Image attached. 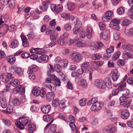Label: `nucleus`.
<instances>
[{
  "label": "nucleus",
  "instance_id": "obj_1",
  "mask_svg": "<svg viewBox=\"0 0 133 133\" xmlns=\"http://www.w3.org/2000/svg\"><path fill=\"white\" fill-rule=\"evenodd\" d=\"M19 122L16 121L15 122V125L21 130L24 129V127L28 123L29 124L31 123V121L28 120L27 118L21 117L18 118Z\"/></svg>",
  "mask_w": 133,
  "mask_h": 133
},
{
  "label": "nucleus",
  "instance_id": "obj_2",
  "mask_svg": "<svg viewBox=\"0 0 133 133\" xmlns=\"http://www.w3.org/2000/svg\"><path fill=\"white\" fill-rule=\"evenodd\" d=\"M120 20L117 18L113 19L110 23V26L111 28L117 31L120 30V27L119 26Z\"/></svg>",
  "mask_w": 133,
  "mask_h": 133
},
{
  "label": "nucleus",
  "instance_id": "obj_3",
  "mask_svg": "<svg viewBox=\"0 0 133 133\" xmlns=\"http://www.w3.org/2000/svg\"><path fill=\"white\" fill-rule=\"evenodd\" d=\"M71 59L73 62L75 63H78L81 61L82 56L81 54L77 51L72 52L71 55Z\"/></svg>",
  "mask_w": 133,
  "mask_h": 133
},
{
  "label": "nucleus",
  "instance_id": "obj_4",
  "mask_svg": "<svg viewBox=\"0 0 133 133\" xmlns=\"http://www.w3.org/2000/svg\"><path fill=\"white\" fill-rule=\"evenodd\" d=\"M103 104L99 102H95L91 107V111L95 112L99 111L103 106Z\"/></svg>",
  "mask_w": 133,
  "mask_h": 133
},
{
  "label": "nucleus",
  "instance_id": "obj_5",
  "mask_svg": "<svg viewBox=\"0 0 133 133\" xmlns=\"http://www.w3.org/2000/svg\"><path fill=\"white\" fill-rule=\"evenodd\" d=\"M11 72L16 73L19 76L22 75L23 72V70L22 68L19 67L12 66L11 68Z\"/></svg>",
  "mask_w": 133,
  "mask_h": 133
},
{
  "label": "nucleus",
  "instance_id": "obj_6",
  "mask_svg": "<svg viewBox=\"0 0 133 133\" xmlns=\"http://www.w3.org/2000/svg\"><path fill=\"white\" fill-rule=\"evenodd\" d=\"M113 15V12L110 11H107L106 12L104 16L102 18V19L104 22H107L112 19V17Z\"/></svg>",
  "mask_w": 133,
  "mask_h": 133
},
{
  "label": "nucleus",
  "instance_id": "obj_7",
  "mask_svg": "<svg viewBox=\"0 0 133 133\" xmlns=\"http://www.w3.org/2000/svg\"><path fill=\"white\" fill-rule=\"evenodd\" d=\"M94 85L100 89H104L107 87V85L104 83L103 80H96L94 82Z\"/></svg>",
  "mask_w": 133,
  "mask_h": 133
},
{
  "label": "nucleus",
  "instance_id": "obj_8",
  "mask_svg": "<svg viewBox=\"0 0 133 133\" xmlns=\"http://www.w3.org/2000/svg\"><path fill=\"white\" fill-rule=\"evenodd\" d=\"M109 31L108 30L104 31L103 33H101L100 34V39L107 41L110 37Z\"/></svg>",
  "mask_w": 133,
  "mask_h": 133
},
{
  "label": "nucleus",
  "instance_id": "obj_9",
  "mask_svg": "<svg viewBox=\"0 0 133 133\" xmlns=\"http://www.w3.org/2000/svg\"><path fill=\"white\" fill-rule=\"evenodd\" d=\"M69 119L70 122L69 123V126L72 129V130L74 131L76 130V126L74 124L75 122V118L72 115H70L69 116Z\"/></svg>",
  "mask_w": 133,
  "mask_h": 133
},
{
  "label": "nucleus",
  "instance_id": "obj_10",
  "mask_svg": "<svg viewBox=\"0 0 133 133\" xmlns=\"http://www.w3.org/2000/svg\"><path fill=\"white\" fill-rule=\"evenodd\" d=\"M8 30V25L6 24H4L2 27H0V37H2L5 35Z\"/></svg>",
  "mask_w": 133,
  "mask_h": 133
},
{
  "label": "nucleus",
  "instance_id": "obj_11",
  "mask_svg": "<svg viewBox=\"0 0 133 133\" xmlns=\"http://www.w3.org/2000/svg\"><path fill=\"white\" fill-rule=\"evenodd\" d=\"M75 81L77 84L83 87H85L87 85L86 81L82 78H77Z\"/></svg>",
  "mask_w": 133,
  "mask_h": 133
},
{
  "label": "nucleus",
  "instance_id": "obj_12",
  "mask_svg": "<svg viewBox=\"0 0 133 133\" xmlns=\"http://www.w3.org/2000/svg\"><path fill=\"white\" fill-rule=\"evenodd\" d=\"M78 40V38H75V46L78 47H84L86 46L87 44L85 42L79 41Z\"/></svg>",
  "mask_w": 133,
  "mask_h": 133
},
{
  "label": "nucleus",
  "instance_id": "obj_13",
  "mask_svg": "<svg viewBox=\"0 0 133 133\" xmlns=\"http://www.w3.org/2000/svg\"><path fill=\"white\" fill-rule=\"evenodd\" d=\"M118 72V70L116 69H113L111 71L112 77L114 81H116L119 77Z\"/></svg>",
  "mask_w": 133,
  "mask_h": 133
},
{
  "label": "nucleus",
  "instance_id": "obj_14",
  "mask_svg": "<svg viewBox=\"0 0 133 133\" xmlns=\"http://www.w3.org/2000/svg\"><path fill=\"white\" fill-rule=\"evenodd\" d=\"M81 68L85 71V72L87 73L89 68V64L88 62H85L82 64L81 66Z\"/></svg>",
  "mask_w": 133,
  "mask_h": 133
},
{
  "label": "nucleus",
  "instance_id": "obj_15",
  "mask_svg": "<svg viewBox=\"0 0 133 133\" xmlns=\"http://www.w3.org/2000/svg\"><path fill=\"white\" fill-rule=\"evenodd\" d=\"M129 116V114L128 110H122L121 116L122 119H126Z\"/></svg>",
  "mask_w": 133,
  "mask_h": 133
},
{
  "label": "nucleus",
  "instance_id": "obj_16",
  "mask_svg": "<svg viewBox=\"0 0 133 133\" xmlns=\"http://www.w3.org/2000/svg\"><path fill=\"white\" fill-rule=\"evenodd\" d=\"M120 93L122 94V96H124L127 98L130 97V91L127 89H123L121 90Z\"/></svg>",
  "mask_w": 133,
  "mask_h": 133
},
{
  "label": "nucleus",
  "instance_id": "obj_17",
  "mask_svg": "<svg viewBox=\"0 0 133 133\" xmlns=\"http://www.w3.org/2000/svg\"><path fill=\"white\" fill-rule=\"evenodd\" d=\"M37 67L35 65H32L29 68L28 71V73L29 74L32 73L33 72L37 71Z\"/></svg>",
  "mask_w": 133,
  "mask_h": 133
},
{
  "label": "nucleus",
  "instance_id": "obj_18",
  "mask_svg": "<svg viewBox=\"0 0 133 133\" xmlns=\"http://www.w3.org/2000/svg\"><path fill=\"white\" fill-rule=\"evenodd\" d=\"M0 103L2 107L3 108H6L7 106V103L6 99L2 96H0Z\"/></svg>",
  "mask_w": 133,
  "mask_h": 133
},
{
  "label": "nucleus",
  "instance_id": "obj_19",
  "mask_svg": "<svg viewBox=\"0 0 133 133\" xmlns=\"http://www.w3.org/2000/svg\"><path fill=\"white\" fill-rule=\"evenodd\" d=\"M50 4V2L48 1L44 2L43 3L42 6H40V8L42 9L43 11H45L47 9L48 5Z\"/></svg>",
  "mask_w": 133,
  "mask_h": 133
},
{
  "label": "nucleus",
  "instance_id": "obj_20",
  "mask_svg": "<svg viewBox=\"0 0 133 133\" xmlns=\"http://www.w3.org/2000/svg\"><path fill=\"white\" fill-rule=\"evenodd\" d=\"M51 109V106L48 104L43 107L42 110L43 113L45 114H48L49 112Z\"/></svg>",
  "mask_w": 133,
  "mask_h": 133
},
{
  "label": "nucleus",
  "instance_id": "obj_21",
  "mask_svg": "<svg viewBox=\"0 0 133 133\" xmlns=\"http://www.w3.org/2000/svg\"><path fill=\"white\" fill-rule=\"evenodd\" d=\"M69 105V103L68 102L65 101H62L60 102L59 106L60 108L63 109Z\"/></svg>",
  "mask_w": 133,
  "mask_h": 133
},
{
  "label": "nucleus",
  "instance_id": "obj_22",
  "mask_svg": "<svg viewBox=\"0 0 133 133\" xmlns=\"http://www.w3.org/2000/svg\"><path fill=\"white\" fill-rule=\"evenodd\" d=\"M123 58L125 59H128L129 58H133V55L131 54L126 51H124L123 53Z\"/></svg>",
  "mask_w": 133,
  "mask_h": 133
},
{
  "label": "nucleus",
  "instance_id": "obj_23",
  "mask_svg": "<svg viewBox=\"0 0 133 133\" xmlns=\"http://www.w3.org/2000/svg\"><path fill=\"white\" fill-rule=\"evenodd\" d=\"M55 94L53 92H49L46 95V98L47 101L52 100L55 97Z\"/></svg>",
  "mask_w": 133,
  "mask_h": 133
},
{
  "label": "nucleus",
  "instance_id": "obj_24",
  "mask_svg": "<svg viewBox=\"0 0 133 133\" xmlns=\"http://www.w3.org/2000/svg\"><path fill=\"white\" fill-rule=\"evenodd\" d=\"M86 31L87 33V37L89 39L92 36V29L90 27H88L86 29Z\"/></svg>",
  "mask_w": 133,
  "mask_h": 133
},
{
  "label": "nucleus",
  "instance_id": "obj_25",
  "mask_svg": "<svg viewBox=\"0 0 133 133\" xmlns=\"http://www.w3.org/2000/svg\"><path fill=\"white\" fill-rule=\"evenodd\" d=\"M36 125L33 123L29 124L28 126V130L29 132L30 133H32L36 129Z\"/></svg>",
  "mask_w": 133,
  "mask_h": 133
},
{
  "label": "nucleus",
  "instance_id": "obj_26",
  "mask_svg": "<svg viewBox=\"0 0 133 133\" xmlns=\"http://www.w3.org/2000/svg\"><path fill=\"white\" fill-rule=\"evenodd\" d=\"M19 42L16 39H14L10 45V47L14 48L18 47L19 45Z\"/></svg>",
  "mask_w": 133,
  "mask_h": 133
},
{
  "label": "nucleus",
  "instance_id": "obj_27",
  "mask_svg": "<svg viewBox=\"0 0 133 133\" xmlns=\"http://www.w3.org/2000/svg\"><path fill=\"white\" fill-rule=\"evenodd\" d=\"M55 29V27H52L51 28L50 26H49L48 29L45 32V34L46 35L50 34V36L52 35L54 33L53 30Z\"/></svg>",
  "mask_w": 133,
  "mask_h": 133
},
{
  "label": "nucleus",
  "instance_id": "obj_28",
  "mask_svg": "<svg viewBox=\"0 0 133 133\" xmlns=\"http://www.w3.org/2000/svg\"><path fill=\"white\" fill-rule=\"evenodd\" d=\"M131 23L130 21L127 18L124 19L121 23V25L124 26H127Z\"/></svg>",
  "mask_w": 133,
  "mask_h": 133
},
{
  "label": "nucleus",
  "instance_id": "obj_29",
  "mask_svg": "<svg viewBox=\"0 0 133 133\" xmlns=\"http://www.w3.org/2000/svg\"><path fill=\"white\" fill-rule=\"evenodd\" d=\"M6 60L10 64H13L15 62L16 58L14 57L9 56L6 57Z\"/></svg>",
  "mask_w": 133,
  "mask_h": 133
},
{
  "label": "nucleus",
  "instance_id": "obj_30",
  "mask_svg": "<svg viewBox=\"0 0 133 133\" xmlns=\"http://www.w3.org/2000/svg\"><path fill=\"white\" fill-rule=\"evenodd\" d=\"M127 98L124 96L121 97L119 99V103L121 105L124 104L128 100Z\"/></svg>",
  "mask_w": 133,
  "mask_h": 133
},
{
  "label": "nucleus",
  "instance_id": "obj_31",
  "mask_svg": "<svg viewBox=\"0 0 133 133\" xmlns=\"http://www.w3.org/2000/svg\"><path fill=\"white\" fill-rule=\"evenodd\" d=\"M124 33L128 36H130L131 35L133 36V28H131L129 30H125Z\"/></svg>",
  "mask_w": 133,
  "mask_h": 133
},
{
  "label": "nucleus",
  "instance_id": "obj_32",
  "mask_svg": "<svg viewBox=\"0 0 133 133\" xmlns=\"http://www.w3.org/2000/svg\"><path fill=\"white\" fill-rule=\"evenodd\" d=\"M2 121L5 125L7 126H10L12 125L11 121L6 119H3Z\"/></svg>",
  "mask_w": 133,
  "mask_h": 133
},
{
  "label": "nucleus",
  "instance_id": "obj_33",
  "mask_svg": "<svg viewBox=\"0 0 133 133\" xmlns=\"http://www.w3.org/2000/svg\"><path fill=\"white\" fill-rule=\"evenodd\" d=\"M50 78H47L46 79V81L44 82L43 84V85L45 87L48 88L50 85L51 81H50Z\"/></svg>",
  "mask_w": 133,
  "mask_h": 133
},
{
  "label": "nucleus",
  "instance_id": "obj_34",
  "mask_svg": "<svg viewBox=\"0 0 133 133\" xmlns=\"http://www.w3.org/2000/svg\"><path fill=\"white\" fill-rule=\"evenodd\" d=\"M20 81L17 79H14L12 80L11 82V84L14 87H15L19 84Z\"/></svg>",
  "mask_w": 133,
  "mask_h": 133
},
{
  "label": "nucleus",
  "instance_id": "obj_35",
  "mask_svg": "<svg viewBox=\"0 0 133 133\" xmlns=\"http://www.w3.org/2000/svg\"><path fill=\"white\" fill-rule=\"evenodd\" d=\"M0 80L3 82L7 83L9 82L8 79L6 76L0 74Z\"/></svg>",
  "mask_w": 133,
  "mask_h": 133
},
{
  "label": "nucleus",
  "instance_id": "obj_36",
  "mask_svg": "<svg viewBox=\"0 0 133 133\" xmlns=\"http://www.w3.org/2000/svg\"><path fill=\"white\" fill-rule=\"evenodd\" d=\"M122 48L123 49L128 50H133V45L130 44H127L124 46L122 45Z\"/></svg>",
  "mask_w": 133,
  "mask_h": 133
},
{
  "label": "nucleus",
  "instance_id": "obj_37",
  "mask_svg": "<svg viewBox=\"0 0 133 133\" xmlns=\"http://www.w3.org/2000/svg\"><path fill=\"white\" fill-rule=\"evenodd\" d=\"M40 90L37 87H34L33 89L32 94L35 96H37L39 95Z\"/></svg>",
  "mask_w": 133,
  "mask_h": 133
},
{
  "label": "nucleus",
  "instance_id": "obj_38",
  "mask_svg": "<svg viewBox=\"0 0 133 133\" xmlns=\"http://www.w3.org/2000/svg\"><path fill=\"white\" fill-rule=\"evenodd\" d=\"M68 9L70 11L74 10L75 8V5L72 3H69L67 4Z\"/></svg>",
  "mask_w": 133,
  "mask_h": 133
},
{
  "label": "nucleus",
  "instance_id": "obj_39",
  "mask_svg": "<svg viewBox=\"0 0 133 133\" xmlns=\"http://www.w3.org/2000/svg\"><path fill=\"white\" fill-rule=\"evenodd\" d=\"M35 50H34V53L41 55L43 53L44 50L42 49L39 48H35Z\"/></svg>",
  "mask_w": 133,
  "mask_h": 133
},
{
  "label": "nucleus",
  "instance_id": "obj_40",
  "mask_svg": "<svg viewBox=\"0 0 133 133\" xmlns=\"http://www.w3.org/2000/svg\"><path fill=\"white\" fill-rule=\"evenodd\" d=\"M54 67L55 68V70L57 72H59L62 70V67L61 66L58 64H56L54 65Z\"/></svg>",
  "mask_w": 133,
  "mask_h": 133
},
{
  "label": "nucleus",
  "instance_id": "obj_41",
  "mask_svg": "<svg viewBox=\"0 0 133 133\" xmlns=\"http://www.w3.org/2000/svg\"><path fill=\"white\" fill-rule=\"evenodd\" d=\"M61 16L62 17L68 19L70 16V13L63 12L61 14Z\"/></svg>",
  "mask_w": 133,
  "mask_h": 133
},
{
  "label": "nucleus",
  "instance_id": "obj_42",
  "mask_svg": "<svg viewBox=\"0 0 133 133\" xmlns=\"http://www.w3.org/2000/svg\"><path fill=\"white\" fill-rule=\"evenodd\" d=\"M58 44L62 46L64 45H66V43L64 41L63 39L60 38L57 41Z\"/></svg>",
  "mask_w": 133,
  "mask_h": 133
},
{
  "label": "nucleus",
  "instance_id": "obj_43",
  "mask_svg": "<svg viewBox=\"0 0 133 133\" xmlns=\"http://www.w3.org/2000/svg\"><path fill=\"white\" fill-rule=\"evenodd\" d=\"M13 107L12 105H8L7 108L6 110V113L9 114L12 112Z\"/></svg>",
  "mask_w": 133,
  "mask_h": 133
},
{
  "label": "nucleus",
  "instance_id": "obj_44",
  "mask_svg": "<svg viewBox=\"0 0 133 133\" xmlns=\"http://www.w3.org/2000/svg\"><path fill=\"white\" fill-rule=\"evenodd\" d=\"M120 55V52L119 51L117 52L112 56V60L114 61H116Z\"/></svg>",
  "mask_w": 133,
  "mask_h": 133
},
{
  "label": "nucleus",
  "instance_id": "obj_45",
  "mask_svg": "<svg viewBox=\"0 0 133 133\" xmlns=\"http://www.w3.org/2000/svg\"><path fill=\"white\" fill-rule=\"evenodd\" d=\"M46 94L45 89L44 88H42L41 90H40L39 95L42 98L44 97Z\"/></svg>",
  "mask_w": 133,
  "mask_h": 133
},
{
  "label": "nucleus",
  "instance_id": "obj_46",
  "mask_svg": "<svg viewBox=\"0 0 133 133\" xmlns=\"http://www.w3.org/2000/svg\"><path fill=\"white\" fill-rule=\"evenodd\" d=\"M59 100L57 98H55L52 101V104L54 107H57L59 104Z\"/></svg>",
  "mask_w": 133,
  "mask_h": 133
},
{
  "label": "nucleus",
  "instance_id": "obj_47",
  "mask_svg": "<svg viewBox=\"0 0 133 133\" xmlns=\"http://www.w3.org/2000/svg\"><path fill=\"white\" fill-rule=\"evenodd\" d=\"M48 88L52 92L55 91L56 89V85L53 83H51Z\"/></svg>",
  "mask_w": 133,
  "mask_h": 133
},
{
  "label": "nucleus",
  "instance_id": "obj_48",
  "mask_svg": "<svg viewBox=\"0 0 133 133\" xmlns=\"http://www.w3.org/2000/svg\"><path fill=\"white\" fill-rule=\"evenodd\" d=\"M79 121L82 123H86L88 122V119L84 117H81L79 118Z\"/></svg>",
  "mask_w": 133,
  "mask_h": 133
},
{
  "label": "nucleus",
  "instance_id": "obj_49",
  "mask_svg": "<svg viewBox=\"0 0 133 133\" xmlns=\"http://www.w3.org/2000/svg\"><path fill=\"white\" fill-rule=\"evenodd\" d=\"M92 58L94 60H96L101 58L102 56L99 54H93L92 56Z\"/></svg>",
  "mask_w": 133,
  "mask_h": 133
},
{
  "label": "nucleus",
  "instance_id": "obj_50",
  "mask_svg": "<svg viewBox=\"0 0 133 133\" xmlns=\"http://www.w3.org/2000/svg\"><path fill=\"white\" fill-rule=\"evenodd\" d=\"M58 117L61 119H63L67 122H69V120L66 117L62 114H59L58 116Z\"/></svg>",
  "mask_w": 133,
  "mask_h": 133
},
{
  "label": "nucleus",
  "instance_id": "obj_51",
  "mask_svg": "<svg viewBox=\"0 0 133 133\" xmlns=\"http://www.w3.org/2000/svg\"><path fill=\"white\" fill-rule=\"evenodd\" d=\"M104 46L103 44L101 42H100L96 44L95 45V49H100Z\"/></svg>",
  "mask_w": 133,
  "mask_h": 133
},
{
  "label": "nucleus",
  "instance_id": "obj_52",
  "mask_svg": "<svg viewBox=\"0 0 133 133\" xmlns=\"http://www.w3.org/2000/svg\"><path fill=\"white\" fill-rule=\"evenodd\" d=\"M103 81L106 85L107 84L108 85H110L111 84V79L109 78H105L103 80Z\"/></svg>",
  "mask_w": 133,
  "mask_h": 133
},
{
  "label": "nucleus",
  "instance_id": "obj_53",
  "mask_svg": "<svg viewBox=\"0 0 133 133\" xmlns=\"http://www.w3.org/2000/svg\"><path fill=\"white\" fill-rule=\"evenodd\" d=\"M82 26L81 22L79 21H77L76 25L75 26V28L77 29H80Z\"/></svg>",
  "mask_w": 133,
  "mask_h": 133
},
{
  "label": "nucleus",
  "instance_id": "obj_54",
  "mask_svg": "<svg viewBox=\"0 0 133 133\" xmlns=\"http://www.w3.org/2000/svg\"><path fill=\"white\" fill-rule=\"evenodd\" d=\"M62 5L60 4L56 7V10L55 11V13L57 14L58 13L60 12L62 9Z\"/></svg>",
  "mask_w": 133,
  "mask_h": 133
},
{
  "label": "nucleus",
  "instance_id": "obj_55",
  "mask_svg": "<svg viewBox=\"0 0 133 133\" xmlns=\"http://www.w3.org/2000/svg\"><path fill=\"white\" fill-rule=\"evenodd\" d=\"M114 50V48L113 46H111L109 48L107 49V54H111L112 52Z\"/></svg>",
  "mask_w": 133,
  "mask_h": 133
},
{
  "label": "nucleus",
  "instance_id": "obj_56",
  "mask_svg": "<svg viewBox=\"0 0 133 133\" xmlns=\"http://www.w3.org/2000/svg\"><path fill=\"white\" fill-rule=\"evenodd\" d=\"M28 37L29 40H31L35 36L34 33L32 32H30L27 35Z\"/></svg>",
  "mask_w": 133,
  "mask_h": 133
},
{
  "label": "nucleus",
  "instance_id": "obj_57",
  "mask_svg": "<svg viewBox=\"0 0 133 133\" xmlns=\"http://www.w3.org/2000/svg\"><path fill=\"white\" fill-rule=\"evenodd\" d=\"M117 12L119 15H121L124 13V9L123 8L120 7L118 9Z\"/></svg>",
  "mask_w": 133,
  "mask_h": 133
},
{
  "label": "nucleus",
  "instance_id": "obj_58",
  "mask_svg": "<svg viewBox=\"0 0 133 133\" xmlns=\"http://www.w3.org/2000/svg\"><path fill=\"white\" fill-rule=\"evenodd\" d=\"M42 61L47 62L48 61V56L46 55H42L41 56Z\"/></svg>",
  "mask_w": 133,
  "mask_h": 133
},
{
  "label": "nucleus",
  "instance_id": "obj_59",
  "mask_svg": "<svg viewBox=\"0 0 133 133\" xmlns=\"http://www.w3.org/2000/svg\"><path fill=\"white\" fill-rule=\"evenodd\" d=\"M13 104L14 105H17L20 104V102L17 98H15L12 101Z\"/></svg>",
  "mask_w": 133,
  "mask_h": 133
},
{
  "label": "nucleus",
  "instance_id": "obj_60",
  "mask_svg": "<svg viewBox=\"0 0 133 133\" xmlns=\"http://www.w3.org/2000/svg\"><path fill=\"white\" fill-rule=\"evenodd\" d=\"M51 117L48 115L44 116L43 117V120L46 122L49 121L51 118Z\"/></svg>",
  "mask_w": 133,
  "mask_h": 133
},
{
  "label": "nucleus",
  "instance_id": "obj_61",
  "mask_svg": "<svg viewBox=\"0 0 133 133\" xmlns=\"http://www.w3.org/2000/svg\"><path fill=\"white\" fill-rule=\"evenodd\" d=\"M71 28V25L68 23H66L65 25L64 29L66 30L69 31Z\"/></svg>",
  "mask_w": 133,
  "mask_h": 133
},
{
  "label": "nucleus",
  "instance_id": "obj_62",
  "mask_svg": "<svg viewBox=\"0 0 133 133\" xmlns=\"http://www.w3.org/2000/svg\"><path fill=\"white\" fill-rule=\"evenodd\" d=\"M86 33L85 31H81L80 33V37L82 38H84L86 36Z\"/></svg>",
  "mask_w": 133,
  "mask_h": 133
},
{
  "label": "nucleus",
  "instance_id": "obj_63",
  "mask_svg": "<svg viewBox=\"0 0 133 133\" xmlns=\"http://www.w3.org/2000/svg\"><path fill=\"white\" fill-rule=\"evenodd\" d=\"M58 34L57 33H54L52 35L50 36V38L51 40L52 41H55L56 38L57 37Z\"/></svg>",
  "mask_w": 133,
  "mask_h": 133
},
{
  "label": "nucleus",
  "instance_id": "obj_64",
  "mask_svg": "<svg viewBox=\"0 0 133 133\" xmlns=\"http://www.w3.org/2000/svg\"><path fill=\"white\" fill-rule=\"evenodd\" d=\"M17 28V27L14 25H11L9 28L8 27V30H9L11 31H15Z\"/></svg>",
  "mask_w": 133,
  "mask_h": 133
}]
</instances>
